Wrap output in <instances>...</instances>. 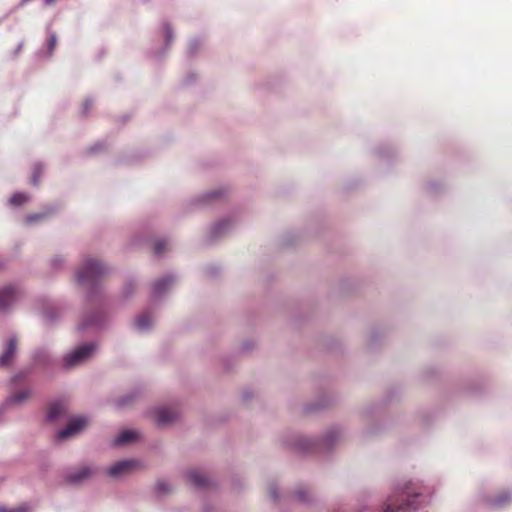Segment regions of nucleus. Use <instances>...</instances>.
Listing matches in <instances>:
<instances>
[{
  "label": "nucleus",
  "instance_id": "obj_3",
  "mask_svg": "<svg viewBox=\"0 0 512 512\" xmlns=\"http://www.w3.org/2000/svg\"><path fill=\"white\" fill-rule=\"evenodd\" d=\"M95 349L94 344H86L78 347L73 353L65 356L64 361L66 366L72 367L82 363L92 355Z\"/></svg>",
  "mask_w": 512,
  "mask_h": 512
},
{
  "label": "nucleus",
  "instance_id": "obj_24",
  "mask_svg": "<svg viewBox=\"0 0 512 512\" xmlns=\"http://www.w3.org/2000/svg\"><path fill=\"white\" fill-rule=\"evenodd\" d=\"M96 323H97V320H96V319H92V320H90V321H85V322H83V323H81V324L79 325V329H80V330H84V329H86V328H88V327H90V326H92V325H94V324H96Z\"/></svg>",
  "mask_w": 512,
  "mask_h": 512
},
{
  "label": "nucleus",
  "instance_id": "obj_5",
  "mask_svg": "<svg viewBox=\"0 0 512 512\" xmlns=\"http://www.w3.org/2000/svg\"><path fill=\"white\" fill-rule=\"evenodd\" d=\"M136 465L137 462L135 460L119 461L109 468L108 474L111 477H120L122 475L129 473L136 467Z\"/></svg>",
  "mask_w": 512,
  "mask_h": 512
},
{
  "label": "nucleus",
  "instance_id": "obj_13",
  "mask_svg": "<svg viewBox=\"0 0 512 512\" xmlns=\"http://www.w3.org/2000/svg\"><path fill=\"white\" fill-rule=\"evenodd\" d=\"M137 433L133 430H125L121 432L114 440V445L119 446L134 441Z\"/></svg>",
  "mask_w": 512,
  "mask_h": 512
},
{
  "label": "nucleus",
  "instance_id": "obj_26",
  "mask_svg": "<svg viewBox=\"0 0 512 512\" xmlns=\"http://www.w3.org/2000/svg\"><path fill=\"white\" fill-rule=\"evenodd\" d=\"M129 400H130V397L120 399V400H119V406H121V407H122V406L127 405V404L129 403Z\"/></svg>",
  "mask_w": 512,
  "mask_h": 512
},
{
  "label": "nucleus",
  "instance_id": "obj_31",
  "mask_svg": "<svg viewBox=\"0 0 512 512\" xmlns=\"http://www.w3.org/2000/svg\"><path fill=\"white\" fill-rule=\"evenodd\" d=\"M270 494L273 498H277V494L274 488L270 490Z\"/></svg>",
  "mask_w": 512,
  "mask_h": 512
},
{
  "label": "nucleus",
  "instance_id": "obj_19",
  "mask_svg": "<svg viewBox=\"0 0 512 512\" xmlns=\"http://www.w3.org/2000/svg\"><path fill=\"white\" fill-rule=\"evenodd\" d=\"M510 499H511L510 495L505 493V494L499 496L497 499H495L494 505L495 506H502L503 504L509 502Z\"/></svg>",
  "mask_w": 512,
  "mask_h": 512
},
{
  "label": "nucleus",
  "instance_id": "obj_15",
  "mask_svg": "<svg viewBox=\"0 0 512 512\" xmlns=\"http://www.w3.org/2000/svg\"><path fill=\"white\" fill-rule=\"evenodd\" d=\"M152 323L151 315L148 312L140 314L136 319V325L139 329H146Z\"/></svg>",
  "mask_w": 512,
  "mask_h": 512
},
{
  "label": "nucleus",
  "instance_id": "obj_10",
  "mask_svg": "<svg viewBox=\"0 0 512 512\" xmlns=\"http://www.w3.org/2000/svg\"><path fill=\"white\" fill-rule=\"evenodd\" d=\"M92 474L93 470L90 467L84 466L79 468L76 472L69 473L66 477V481L70 484H78L90 478Z\"/></svg>",
  "mask_w": 512,
  "mask_h": 512
},
{
  "label": "nucleus",
  "instance_id": "obj_17",
  "mask_svg": "<svg viewBox=\"0 0 512 512\" xmlns=\"http://www.w3.org/2000/svg\"><path fill=\"white\" fill-rule=\"evenodd\" d=\"M230 225L228 220H223L217 223L213 229L214 236H218L222 233V231Z\"/></svg>",
  "mask_w": 512,
  "mask_h": 512
},
{
  "label": "nucleus",
  "instance_id": "obj_23",
  "mask_svg": "<svg viewBox=\"0 0 512 512\" xmlns=\"http://www.w3.org/2000/svg\"><path fill=\"white\" fill-rule=\"evenodd\" d=\"M45 216H46V214H44V213L32 214L27 217V222H29V223L35 222V221L45 218Z\"/></svg>",
  "mask_w": 512,
  "mask_h": 512
},
{
  "label": "nucleus",
  "instance_id": "obj_8",
  "mask_svg": "<svg viewBox=\"0 0 512 512\" xmlns=\"http://www.w3.org/2000/svg\"><path fill=\"white\" fill-rule=\"evenodd\" d=\"M30 398V391L29 390H20L18 392H15L11 394L5 402L3 403V408L8 409L12 406L21 405L25 403Z\"/></svg>",
  "mask_w": 512,
  "mask_h": 512
},
{
  "label": "nucleus",
  "instance_id": "obj_7",
  "mask_svg": "<svg viewBox=\"0 0 512 512\" xmlns=\"http://www.w3.org/2000/svg\"><path fill=\"white\" fill-rule=\"evenodd\" d=\"M178 417V413L174 409L162 407L155 411V421L159 425L172 423Z\"/></svg>",
  "mask_w": 512,
  "mask_h": 512
},
{
  "label": "nucleus",
  "instance_id": "obj_21",
  "mask_svg": "<svg viewBox=\"0 0 512 512\" xmlns=\"http://www.w3.org/2000/svg\"><path fill=\"white\" fill-rule=\"evenodd\" d=\"M41 171H42V168L40 165L35 166V170H34V173H33L32 179H31V182L33 185L39 184V177H40Z\"/></svg>",
  "mask_w": 512,
  "mask_h": 512
},
{
  "label": "nucleus",
  "instance_id": "obj_6",
  "mask_svg": "<svg viewBox=\"0 0 512 512\" xmlns=\"http://www.w3.org/2000/svg\"><path fill=\"white\" fill-rule=\"evenodd\" d=\"M18 290L7 286L0 290V311L6 310L17 298Z\"/></svg>",
  "mask_w": 512,
  "mask_h": 512
},
{
  "label": "nucleus",
  "instance_id": "obj_25",
  "mask_svg": "<svg viewBox=\"0 0 512 512\" xmlns=\"http://www.w3.org/2000/svg\"><path fill=\"white\" fill-rule=\"evenodd\" d=\"M157 490L160 492H167L169 491V488L166 483H164L163 481H159L157 483Z\"/></svg>",
  "mask_w": 512,
  "mask_h": 512
},
{
  "label": "nucleus",
  "instance_id": "obj_29",
  "mask_svg": "<svg viewBox=\"0 0 512 512\" xmlns=\"http://www.w3.org/2000/svg\"><path fill=\"white\" fill-rule=\"evenodd\" d=\"M56 0H44L45 6H50L55 4Z\"/></svg>",
  "mask_w": 512,
  "mask_h": 512
},
{
  "label": "nucleus",
  "instance_id": "obj_16",
  "mask_svg": "<svg viewBox=\"0 0 512 512\" xmlns=\"http://www.w3.org/2000/svg\"><path fill=\"white\" fill-rule=\"evenodd\" d=\"M29 200V196L25 193L18 192L10 198V204L13 206H21Z\"/></svg>",
  "mask_w": 512,
  "mask_h": 512
},
{
  "label": "nucleus",
  "instance_id": "obj_4",
  "mask_svg": "<svg viewBox=\"0 0 512 512\" xmlns=\"http://www.w3.org/2000/svg\"><path fill=\"white\" fill-rule=\"evenodd\" d=\"M89 424V420L85 417H77L75 419H72L66 428L59 431L57 437L59 439H65L68 437L75 436L79 432H81L83 429H85Z\"/></svg>",
  "mask_w": 512,
  "mask_h": 512
},
{
  "label": "nucleus",
  "instance_id": "obj_14",
  "mask_svg": "<svg viewBox=\"0 0 512 512\" xmlns=\"http://www.w3.org/2000/svg\"><path fill=\"white\" fill-rule=\"evenodd\" d=\"M173 283L172 277H165L163 279H160L156 281L153 285V294L155 296L160 295L163 293L167 287H169Z\"/></svg>",
  "mask_w": 512,
  "mask_h": 512
},
{
  "label": "nucleus",
  "instance_id": "obj_12",
  "mask_svg": "<svg viewBox=\"0 0 512 512\" xmlns=\"http://www.w3.org/2000/svg\"><path fill=\"white\" fill-rule=\"evenodd\" d=\"M67 412V407L63 402L53 403L48 411L47 418L49 421H56L62 414Z\"/></svg>",
  "mask_w": 512,
  "mask_h": 512
},
{
  "label": "nucleus",
  "instance_id": "obj_30",
  "mask_svg": "<svg viewBox=\"0 0 512 512\" xmlns=\"http://www.w3.org/2000/svg\"><path fill=\"white\" fill-rule=\"evenodd\" d=\"M32 0H21L20 2V6H25L26 4H28L29 2H31Z\"/></svg>",
  "mask_w": 512,
  "mask_h": 512
},
{
  "label": "nucleus",
  "instance_id": "obj_1",
  "mask_svg": "<svg viewBox=\"0 0 512 512\" xmlns=\"http://www.w3.org/2000/svg\"><path fill=\"white\" fill-rule=\"evenodd\" d=\"M108 273L107 267L94 259H87L77 273V280L81 286L94 287Z\"/></svg>",
  "mask_w": 512,
  "mask_h": 512
},
{
  "label": "nucleus",
  "instance_id": "obj_22",
  "mask_svg": "<svg viewBox=\"0 0 512 512\" xmlns=\"http://www.w3.org/2000/svg\"><path fill=\"white\" fill-rule=\"evenodd\" d=\"M27 510H28V507L25 505L15 507L10 510L5 507L0 506V512H25Z\"/></svg>",
  "mask_w": 512,
  "mask_h": 512
},
{
  "label": "nucleus",
  "instance_id": "obj_28",
  "mask_svg": "<svg viewBox=\"0 0 512 512\" xmlns=\"http://www.w3.org/2000/svg\"><path fill=\"white\" fill-rule=\"evenodd\" d=\"M296 496H297V498H298L299 500H305V497H304V495H303V493H302V491H301V490H298V491L296 492Z\"/></svg>",
  "mask_w": 512,
  "mask_h": 512
},
{
  "label": "nucleus",
  "instance_id": "obj_27",
  "mask_svg": "<svg viewBox=\"0 0 512 512\" xmlns=\"http://www.w3.org/2000/svg\"><path fill=\"white\" fill-rule=\"evenodd\" d=\"M91 106H92V103L90 101H85V103H84V110H85V112H87L88 109L91 108Z\"/></svg>",
  "mask_w": 512,
  "mask_h": 512
},
{
  "label": "nucleus",
  "instance_id": "obj_9",
  "mask_svg": "<svg viewBox=\"0 0 512 512\" xmlns=\"http://www.w3.org/2000/svg\"><path fill=\"white\" fill-rule=\"evenodd\" d=\"M17 350V341L12 338L8 341L5 351L0 356V367L8 366L12 363Z\"/></svg>",
  "mask_w": 512,
  "mask_h": 512
},
{
  "label": "nucleus",
  "instance_id": "obj_11",
  "mask_svg": "<svg viewBox=\"0 0 512 512\" xmlns=\"http://www.w3.org/2000/svg\"><path fill=\"white\" fill-rule=\"evenodd\" d=\"M189 482L198 488L206 487L208 485L207 477L198 470H191L187 473Z\"/></svg>",
  "mask_w": 512,
  "mask_h": 512
},
{
  "label": "nucleus",
  "instance_id": "obj_20",
  "mask_svg": "<svg viewBox=\"0 0 512 512\" xmlns=\"http://www.w3.org/2000/svg\"><path fill=\"white\" fill-rule=\"evenodd\" d=\"M57 38L54 34L50 35L48 38V52L51 55L56 47Z\"/></svg>",
  "mask_w": 512,
  "mask_h": 512
},
{
  "label": "nucleus",
  "instance_id": "obj_18",
  "mask_svg": "<svg viewBox=\"0 0 512 512\" xmlns=\"http://www.w3.org/2000/svg\"><path fill=\"white\" fill-rule=\"evenodd\" d=\"M167 243L164 240H159L154 244V253L160 256L166 249Z\"/></svg>",
  "mask_w": 512,
  "mask_h": 512
},
{
  "label": "nucleus",
  "instance_id": "obj_2",
  "mask_svg": "<svg viewBox=\"0 0 512 512\" xmlns=\"http://www.w3.org/2000/svg\"><path fill=\"white\" fill-rule=\"evenodd\" d=\"M419 496V493L411 491L410 487L406 486L400 493L390 496L386 503V508L383 512H397L409 509H415L414 499Z\"/></svg>",
  "mask_w": 512,
  "mask_h": 512
}]
</instances>
